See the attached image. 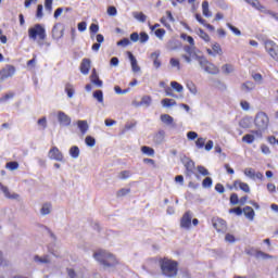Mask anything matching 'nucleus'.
Instances as JSON below:
<instances>
[{
  "label": "nucleus",
  "instance_id": "nucleus-1",
  "mask_svg": "<svg viewBox=\"0 0 278 278\" xmlns=\"http://www.w3.org/2000/svg\"><path fill=\"white\" fill-rule=\"evenodd\" d=\"M93 257L105 268H114V266H118V260L116 256L105 250H99L93 253Z\"/></svg>",
  "mask_w": 278,
  "mask_h": 278
},
{
  "label": "nucleus",
  "instance_id": "nucleus-2",
  "mask_svg": "<svg viewBox=\"0 0 278 278\" xmlns=\"http://www.w3.org/2000/svg\"><path fill=\"white\" fill-rule=\"evenodd\" d=\"M159 264L164 277H177V273H179V263H177V261H173L170 258H161Z\"/></svg>",
  "mask_w": 278,
  "mask_h": 278
},
{
  "label": "nucleus",
  "instance_id": "nucleus-3",
  "mask_svg": "<svg viewBox=\"0 0 278 278\" xmlns=\"http://www.w3.org/2000/svg\"><path fill=\"white\" fill-rule=\"evenodd\" d=\"M28 38L30 40H47V29L41 24H35L34 27L28 29Z\"/></svg>",
  "mask_w": 278,
  "mask_h": 278
},
{
  "label": "nucleus",
  "instance_id": "nucleus-4",
  "mask_svg": "<svg viewBox=\"0 0 278 278\" xmlns=\"http://www.w3.org/2000/svg\"><path fill=\"white\" fill-rule=\"evenodd\" d=\"M254 125L257 129L266 130L270 125V118L265 112H258L255 115Z\"/></svg>",
  "mask_w": 278,
  "mask_h": 278
},
{
  "label": "nucleus",
  "instance_id": "nucleus-5",
  "mask_svg": "<svg viewBox=\"0 0 278 278\" xmlns=\"http://www.w3.org/2000/svg\"><path fill=\"white\" fill-rule=\"evenodd\" d=\"M198 62L201 66V68H203V71H205V73H208L210 75H218L220 73V70L218 68V66H216L214 63L207 61V59L205 58H198Z\"/></svg>",
  "mask_w": 278,
  "mask_h": 278
},
{
  "label": "nucleus",
  "instance_id": "nucleus-6",
  "mask_svg": "<svg viewBox=\"0 0 278 278\" xmlns=\"http://www.w3.org/2000/svg\"><path fill=\"white\" fill-rule=\"evenodd\" d=\"M264 47L266 53L274 60V62H277L278 64V45L277 42L267 39L264 41Z\"/></svg>",
  "mask_w": 278,
  "mask_h": 278
},
{
  "label": "nucleus",
  "instance_id": "nucleus-7",
  "mask_svg": "<svg viewBox=\"0 0 278 278\" xmlns=\"http://www.w3.org/2000/svg\"><path fill=\"white\" fill-rule=\"evenodd\" d=\"M15 73L16 67L14 65L7 64L0 70V80L5 81V79H10V77H14Z\"/></svg>",
  "mask_w": 278,
  "mask_h": 278
},
{
  "label": "nucleus",
  "instance_id": "nucleus-8",
  "mask_svg": "<svg viewBox=\"0 0 278 278\" xmlns=\"http://www.w3.org/2000/svg\"><path fill=\"white\" fill-rule=\"evenodd\" d=\"M229 190H242V192L249 194V192H251V187H249V184L242 182V180H235L232 186L229 187Z\"/></svg>",
  "mask_w": 278,
  "mask_h": 278
},
{
  "label": "nucleus",
  "instance_id": "nucleus-9",
  "mask_svg": "<svg viewBox=\"0 0 278 278\" xmlns=\"http://www.w3.org/2000/svg\"><path fill=\"white\" fill-rule=\"evenodd\" d=\"M180 227L182 229H190L192 227V213L190 211H187L181 219H180Z\"/></svg>",
  "mask_w": 278,
  "mask_h": 278
},
{
  "label": "nucleus",
  "instance_id": "nucleus-10",
  "mask_svg": "<svg viewBox=\"0 0 278 278\" xmlns=\"http://www.w3.org/2000/svg\"><path fill=\"white\" fill-rule=\"evenodd\" d=\"M48 155L50 160H54L55 162H63L64 161V154L60 151L58 147H53L49 150Z\"/></svg>",
  "mask_w": 278,
  "mask_h": 278
},
{
  "label": "nucleus",
  "instance_id": "nucleus-11",
  "mask_svg": "<svg viewBox=\"0 0 278 278\" xmlns=\"http://www.w3.org/2000/svg\"><path fill=\"white\" fill-rule=\"evenodd\" d=\"M195 147L197 149H203L204 147L205 151H212V149H214V141L208 140L205 144V138L200 137L195 141Z\"/></svg>",
  "mask_w": 278,
  "mask_h": 278
},
{
  "label": "nucleus",
  "instance_id": "nucleus-12",
  "mask_svg": "<svg viewBox=\"0 0 278 278\" xmlns=\"http://www.w3.org/2000/svg\"><path fill=\"white\" fill-rule=\"evenodd\" d=\"M245 177H249L250 179H258L260 181H262L264 179V174H262L261 172H255V169L248 167L243 170Z\"/></svg>",
  "mask_w": 278,
  "mask_h": 278
},
{
  "label": "nucleus",
  "instance_id": "nucleus-13",
  "mask_svg": "<svg viewBox=\"0 0 278 278\" xmlns=\"http://www.w3.org/2000/svg\"><path fill=\"white\" fill-rule=\"evenodd\" d=\"M213 227L218 233H225L227 231V222L223 218L213 220Z\"/></svg>",
  "mask_w": 278,
  "mask_h": 278
},
{
  "label": "nucleus",
  "instance_id": "nucleus-14",
  "mask_svg": "<svg viewBox=\"0 0 278 278\" xmlns=\"http://www.w3.org/2000/svg\"><path fill=\"white\" fill-rule=\"evenodd\" d=\"M64 37V26L62 23H56L52 28V38L54 40H60V38Z\"/></svg>",
  "mask_w": 278,
  "mask_h": 278
},
{
  "label": "nucleus",
  "instance_id": "nucleus-15",
  "mask_svg": "<svg viewBox=\"0 0 278 278\" xmlns=\"http://www.w3.org/2000/svg\"><path fill=\"white\" fill-rule=\"evenodd\" d=\"M58 118H59V123L64 127H68V125H71V117L66 115V113L60 111L58 113Z\"/></svg>",
  "mask_w": 278,
  "mask_h": 278
},
{
  "label": "nucleus",
  "instance_id": "nucleus-16",
  "mask_svg": "<svg viewBox=\"0 0 278 278\" xmlns=\"http://www.w3.org/2000/svg\"><path fill=\"white\" fill-rule=\"evenodd\" d=\"M90 66H91L90 59H83L80 63V73L83 75H88V73H90Z\"/></svg>",
  "mask_w": 278,
  "mask_h": 278
},
{
  "label": "nucleus",
  "instance_id": "nucleus-17",
  "mask_svg": "<svg viewBox=\"0 0 278 278\" xmlns=\"http://www.w3.org/2000/svg\"><path fill=\"white\" fill-rule=\"evenodd\" d=\"M206 53L208 55H223V48H220V43H214L212 49H206Z\"/></svg>",
  "mask_w": 278,
  "mask_h": 278
},
{
  "label": "nucleus",
  "instance_id": "nucleus-18",
  "mask_svg": "<svg viewBox=\"0 0 278 278\" xmlns=\"http://www.w3.org/2000/svg\"><path fill=\"white\" fill-rule=\"evenodd\" d=\"M127 54L130 60L132 72L140 73V66L138 65V61L136 60V56H134V54L130 51H128Z\"/></svg>",
  "mask_w": 278,
  "mask_h": 278
},
{
  "label": "nucleus",
  "instance_id": "nucleus-19",
  "mask_svg": "<svg viewBox=\"0 0 278 278\" xmlns=\"http://www.w3.org/2000/svg\"><path fill=\"white\" fill-rule=\"evenodd\" d=\"M185 168H186V176L187 177H192V175H194V162L193 161H187L185 163Z\"/></svg>",
  "mask_w": 278,
  "mask_h": 278
},
{
  "label": "nucleus",
  "instance_id": "nucleus-20",
  "mask_svg": "<svg viewBox=\"0 0 278 278\" xmlns=\"http://www.w3.org/2000/svg\"><path fill=\"white\" fill-rule=\"evenodd\" d=\"M91 84L97 86V88H102L103 87V80L99 79V75H97V70L92 71V74L90 76Z\"/></svg>",
  "mask_w": 278,
  "mask_h": 278
},
{
  "label": "nucleus",
  "instance_id": "nucleus-21",
  "mask_svg": "<svg viewBox=\"0 0 278 278\" xmlns=\"http://www.w3.org/2000/svg\"><path fill=\"white\" fill-rule=\"evenodd\" d=\"M0 190L3 192L7 199H18L17 193H10V189L0 182Z\"/></svg>",
  "mask_w": 278,
  "mask_h": 278
},
{
  "label": "nucleus",
  "instance_id": "nucleus-22",
  "mask_svg": "<svg viewBox=\"0 0 278 278\" xmlns=\"http://www.w3.org/2000/svg\"><path fill=\"white\" fill-rule=\"evenodd\" d=\"M243 214L249 220H253L255 218V211L251 206L243 207Z\"/></svg>",
  "mask_w": 278,
  "mask_h": 278
},
{
  "label": "nucleus",
  "instance_id": "nucleus-23",
  "mask_svg": "<svg viewBox=\"0 0 278 278\" xmlns=\"http://www.w3.org/2000/svg\"><path fill=\"white\" fill-rule=\"evenodd\" d=\"M202 14L206 18H210L212 16V12H210V2H207V0L202 2Z\"/></svg>",
  "mask_w": 278,
  "mask_h": 278
},
{
  "label": "nucleus",
  "instance_id": "nucleus-24",
  "mask_svg": "<svg viewBox=\"0 0 278 278\" xmlns=\"http://www.w3.org/2000/svg\"><path fill=\"white\" fill-rule=\"evenodd\" d=\"M241 89L243 92H251V90H255V84L253 81L243 83Z\"/></svg>",
  "mask_w": 278,
  "mask_h": 278
},
{
  "label": "nucleus",
  "instance_id": "nucleus-25",
  "mask_svg": "<svg viewBox=\"0 0 278 278\" xmlns=\"http://www.w3.org/2000/svg\"><path fill=\"white\" fill-rule=\"evenodd\" d=\"M184 51L186 53H188V55H190V56H195L197 60H199V58H202V56L197 55V52H194V46H192V45L185 46Z\"/></svg>",
  "mask_w": 278,
  "mask_h": 278
},
{
  "label": "nucleus",
  "instance_id": "nucleus-26",
  "mask_svg": "<svg viewBox=\"0 0 278 278\" xmlns=\"http://www.w3.org/2000/svg\"><path fill=\"white\" fill-rule=\"evenodd\" d=\"M151 60L153 61V65H154L156 68H160V66H162V61H160V53L153 52V53L151 54Z\"/></svg>",
  "mask_w": 278,
  "mask_h": 278
},
{
  "label": "nucleus",
  "instance_id": "nucleus-27",
  "mask_svg": "<svg viewBox=\"0 0 278 278\" xmlns=\"http://www.w3.org/2000/svg\"><path fill=\"white\" fill-rule=\"evenodd\" d=\"M163 108H173V105H177V101L174 99L165 98L161 101Z\"/></svg>",
  "mask_w": 278,
  "mask_h": 278
},
{
  "label": "nucleus",
  "instance_id": "nucleus-28",
  "mask_svg": "<svg viewBox=\"0 0 278 278\" xmlns=\"http://www.w3.org/2000/svg\"><path fill=\"white\" fill-rule=\"evenodd\" d=\"M65 92L70 99H73V94H75V87L71 83H67L65 85Z\"/></svg>",
  "mask_w": 278,
  "mask_h": 278
},
{
  "label": "nucleus",
  "instance_id": "nucleus-29",
  "mask_svg": "<svg viewBox=\"0 0 278 278\" xmlns=\"http://www.w3.org/2000/svg\"><path fill=\"white\" fill-rule=\"evenodd\" d=\"M141 152L144 155H150L151 157H153V155H155V150L149 146L141 147Z\"/></svg>",
  "mask_w": 278,
  "mask_h": 278
},
{
  "label": "nucleus",
  "instance_id": "nucleus-30",
  "mask_svg": "<svg viewBox=\"0 0 278 278\" xmlns=\"http://www.w3.org/2000/svg\"><path fill=\"white\" fill-rule=\"evenodd\" d=\"M198 36L202 40H204V42H210V40H211L210 35L207 33H205V30H203V28L198 29Z\"/></svg>",
  "mask_w": 278,
  "mask_h": 278
},
{
  "label": "nucleus",
  "instance_id": "nucleus-31",
  "mask_svg": "<svg viewBox=\"0 0 278 278\" xmlns=\"http://www.w3.org/2000/svg\"><path fill=\"white\" fill-rule=\"evenodd\" d=\"M77 126L80 129L81 134H86L88 131V122L87 121H78Z\"/></svg>",
  "mask_w": 278,
  "mask_h": 278
},
{
  "label": "nucleus",
  "instance_id": "nucleus-32",
  "mask_svg": "<svg viewBox=\"0 0 278 278\" xmlns=\"http://www.w3.org/2000/svg\"><path fill=\"white\" fill-rule=\"evenodd\" d=\"M247 3L255 8V10H264V5L260 3V0H245Z\"/></svg>",
  "mask_w": 278,
  "mask_h": 278
},
{
  "label": "nucleus",
  "instance_id": "nucleus-33",
  "mask_svg": "<svg viewBox=\"0 0 278 278\" xmlns=\"http://www.w3.org/2000/svg\"><path fill=\"white\" fill-rule=\"evenodd\" d=\"M247 3L255 8V10H264V5L260 3V0H245Z\"/></svg>",
  "mask_w": 278,
  "mask_h": 278
},
{
  "label": "nucleus",
  "instance_id": "nucleus-34",
  "mask_svg": "<svg viewBox=\"0 0 278 278\" xmlns=\"http://www.w3.org/2000/svg\"><path fill=\"white\" fill-rule=\"evenodd\" d=\"M242 142H247V144H253L255 142V136L251 134H247L242 137Z\"/></svg>",
  "mask_w": 278,
  "mask_h": 278
},
{
  "label": "nucleus",
  "instance_id": "nucleus-35",
  "mask_svg": "<svg viewBox=\"0 0 278 278\" xmlns=\"http://www.w3.org/2000/svg\"><path fill=\"white\" fill-rule=\"evenodd\" d=\"M161 121L162 123H165L166 125H173V116L168 115V114H163L161 115Z\"/></svg>",
  "mask_w": 278,
  "mask_h": 278
},
{
  "label": "nucleus",
  "instance_id": "nucleus-36",
  "mask_svg": "<svg viewBox=\"0 0 278 278\" xmlns=\"http://www.w3.org/2000/svg\"><path fill=\"white\" fill-rule=\"evenodd\" d=\"M169 64L170 66H173L174 68H177V71H181V63L179 62L178 59L172 58L169 60Z\"/></svg>",
  "mask_w": 278,
  "mask_h": 278
},
{
  "label": "nucleus",
  "instance_id": "nucleus-37",
  "mask_svg": "<svg viewBox=\"0 0 278 278\" xmlns=\"http://www.w3.org/2000/svg\"><path fill=\"white\" fill-rule=\"evenodd\" d=\"M93 99L98 101V103H103V91L102 90H96L93 92Z\"/></svg>",
  "mask_w": 278,
  "mask_h": 278
},
{
  "label": "nucleus",
  "instance_id": "nucleus-38",
  "mask_svg": "<svg viewBox=\"0 0 278 278\" xmlns=\"http://www.w3.org/2000/svg\"><path fill=\"white\" fill-rule=\"evenodd\" d=\"M40 212L42 216H47V214H51V203L43 204Z\"/></svg>",
  "mask_w": 278,
  "mask_h": 278
},
{
  "label": "nucleus",
  "instance_id": "nucleus-39",
  "mask_svg": "<svg viewBox=\"0 0 278 278\" xmlns=\"http://www.w3.org/2000/svg\"><path fill=\"white\" fill-rule=\"evenodd\" d=\"M180 38L182 40H186L187 42H189V45H191V47H194V38H192V36L188 35V34H181Z\"/></svg>",
  "mask_w": 278,
  "mask_h": 278
},
{
  "label": "nucleus",
  "instance_id": "nucleus-40",
  "mask_svg": "<svg viewBox=\"0 0 278 278\" xmlns=\"http://www.w3.org/2000/svg\"><path fill=\"white\" fill-rule=\"evenodd\" d=\"M70 155L76 160V157H79V147L74 146L70 149Z\"/></svg>",
  "mask_w": 278,
  "mask_h": 278
},
{
  "label": "nucleus",
  "instance_id": "nucleus-41",
  "mask_svg": "<svg viewBox=\"0 0 278 278\" xmlns=\"http://www.w3.org/2000/svg\"><path fill=\"white\" fill-rule=\"evenodd\" d=\"M170 87L176 90V92H184V86L177 81H172Z\"/></svg>",
  "mask_w": 278,
  "mask_h": 278
},
{
  "label": "nucleus",
  "instance_id": "nucleus-42",
  "mask_svg": "<svg viewBox=\"0 0 278 278\" xmlns=\"http://www.w3.org/2000/svg\"><path fill=\"white\" fill-rule=\"evenodd\" d=\"M85 143L87 147H94L97 144V140L92 136H87L85 138Z\"/></svg>",
  "mask_w": 278,
  "mask_h": 278
},
{
  "label": "nucleus",
  "instance_id": "nucleus-43",
  "mask_svg": "<svg viewBox=\"0 0 278 278\" xmlns=\"http://www.w3.org/2000/svg\"><path fill=\"white\" fill-rule=\"evenodd\" d=\"M229 201L230 205H238V203H240V198H238V193H231Z\"/></svg>",
  "mask_w": 278,
  "mask_h": 278
},
{
  "label": "nucleus",
  "instance_id": "nucleus-44",
  "mask_svg": "<svg viewBox=\"0 0 278 278\" xmlns=\"http://www.w3.org/2000/svg\"><path fill=\"white\" fill-rule=\"evenodd\" d=\"M228 29H230V31H232V34H235V36H242V31H240V29L236 28V26L227 23L226 24Z\"/></svg>",
  "mask_w": 278,
  "mask_h": 278
},
{
  "label": "nucleus",
  "instance_id": "nucleus-45",
  "mask_svg": "<svg viewBox=\"0 0 278 278\" xmlns=\"http://www.w3.org/2000/svg\"><path fill=\"white\" fill-rule=\"evenodd\" d=\"M212 184H214V181L212 180L211 177H206L203 179L202 181V187L203 188H212Z\"/></svg>",
  "mask_w": 278,
  "mask_h": 278
},
{
  "label": "nucleus",
  "instance_id": "nucleus-46",
  "mask_svg": "<svg viewBox=\"0 0 278 278\" xmlns=\"http://www.w3.org/2000/svg\"><path fill=\"white\" fill-rule=\"evenodd\" d=\"M129 192H131V189H127V188H122L117 191V197H127V194H129Z\"/></svg>",
  "mask_w": 278,
  "mask_h": 278
},
{
  "label": "nucleus",
  "instance_id": "nucleus-47",
  "mask_svg": "<svg viewBox=\"0 0 278 278\" xmlns=\"http://www.w3.org/2000/svg\"><path fill=\"white\" fill-rule=\"evenodd\" d=\"M135 18L137 21H140V23H146L147 22V15H144V13L140 12V13H135Z\"/></svg>",
  "mask_w": 278,
  "mask_h": 278
},
{
  "label": "nucleus",
  "instance_id": "nucleus-48",
  "mask_svg": "<svg viewBox=\"0 0 278 278\" xmlns=\"http://www.w3.org/2000/svg\"><path fill=\"white\" fill-rule=\"evenodd\" d=\"M7 168H9V170H16L18 168V162L13 161L7 163Z\"/></svg>",
  "mask_w": 278,
  "mask_h": 278
},
{
  "label": "nucleus",
  "instance_id": "nucleus-49",
  "mask_svg": "<svg viewBox=\"0 0 278 278\" xmlns=\"http://www.w3.org/2000/svg\"><path fill=\"white\" fill-rule=\"evenodd\" d=\"M223 73L229 74V73H233V65L231 64H225L222 67Z\"/></svg>",
  "mask_w": 278,
  "mask_h": 278
},
{
  "label": "nucleus",
  "instance_id": "nucleus-50",
  "mask_svg": "<svg viewBox=\"0 0 278 278\" xmlns=\"http://www.w3.org/2000/svg\"><path fill=\"white\" fill-rule=\"evenodd\" d=\"M198 173H200V175H203V177H207V175H210V172L203 165L198 166Z\"/></svg>",
  "mask_w": 278,
  "mask_h": 278
},
{
  "label": "nucleus",
  "instance_id": "nucleus-51",
  "mask_svg": "<svg viewBox=\"0 0 278 278\" xmlns=\"http://www.w3.org/2000/svg\"><path fill=\"white\" fill-rule=\"evenodd\" d=\"M242 212H244V210L240 206L229 210V214H236L237 216H242Z\"/></svg>",
  "mask_w": 278,
  "mask_h": 278
},
{
  "label": "nucleus",
  "instance_id": "nucleus-52",
  "mask_svg": "<svg viewBox=\"0 0 278 278\" xmlns=\"http://www.w3.org/2000/svg\"><path fill=\"white\" fill-rule=\"evenodd\" d=\"M45 8L48 12L53 11V0H45Z\"/></svg>",
  "mask_w": 278,
  "mask_h": 278
},
{
  "label": "nucleus",
  "instance_id": "nucleus-53",
  "mask_svg": "<svg viewBox=\"0 0 278 278\" xmlns=\"http://www.w3.org/2000/svg\"><path fill=\"white\" fill-rule=\"evenodd\" d=\"M166 35V30L164 28H159L155 30L156 38L163 39Z\"/></svg>",
  "mask_w": 278,
  "mask_h": 278
},
{
  "label": "nucleus",
  "instance_id": "nucleus-54",
  "mask_svg": "<svg viewBox=\"0 0 278 278\" xmlns=\"http://www.w3.org/2000/svg\"><path fill=\"white\" fill-rule=\"evenodd\" d=\"M131 177V172L123 170L119 173V179H129Z\"/></svg>",
  "mask_w": 278,
  "mask_h": 278
},
{
  "label": "nucleus",
  "instance_id": "nucleus-55",
  "mask_svg": "<svg viewBox=\"0 0 278 278\" xmlns=\"http://www.w3.org/2000/svg\"><path fill=\"white\" fill-rule=\"evenodd\" d=\"M43 7L42 4L37 5L36 18H42L45 14L42 13Z\"/></svg>",
  "mask_w": 278,
  "mask_h": 278
},
{
  "label": "nucleus",
  "instance_id": "nucleus-56",
  "mask_svg": "<svg viewBox=\"0 0 278 278\" xmlns=\"http://www.w3.org/2000/svg\"><path fill=\"white\" fill-rule=\"evenodd\" d=\"M225 240H226L227 242H229L230 244H233V242H236V236H233V235H231V233H226Z\"/></svg>",
  "mask_w": 278,
  "mask_h": 278
},
{
  "label": "nucleus",
  "instance_id": "nucleus-57",
  "mask_svg": "<svg viewBox=\"0 0 278 278\" xmlns=\"http://www.w3.org/2000/svg\"><path fill=\"white\" fill-rule=\"evenodd\" d=\"M139 40H140L141 43L148 42L149 41V35L147 33H140Z\"/></svg>",
  "mask_w": 278,
  "mask_h": 278
},
{
  "label": "nucleus",
  "instance_id": "nucleus-58",
  "mask_svg": "<svg viewBox=\"0 0 278 278\" xmlns=\"http://www.w3.org/2000/svg\"><path fill=\"white\" fill-rule=\"evenodd\" d=\"M130 41L127 38H124L117 42V47H129Z\"/></svg>",
  "mask_w": 278,
  "mask_h": 278
},
{
  "label": "nucleus",
  "instance_id": "nucleus-59",
  "mask_svg": "<svg viewBox=\"0 0 278 278\" xmlns=\"http://www.w3.org/2000/svg\"><path fill=\"white\" fill-rule=\"evenodd\" d=\"M151 96H143L142 99H141V104H144V105H151Z\"/></svg>",
  "mask_w": 278,
  "mask_h": 278
},
{
  "label": "nucleus",
  "instance_id": "nucleus-60",
  "mask_svg": "<svg viewBox=\"0 0 278 278\" xmlns=\"http://www.w3.org/2000/svg\"><path fill=\"white\" fill-rule=\"evenodd\" d=\"M187 138L188 140H197V138H199V134H197L195 131H189L187 132Z\"/></svg>",
  "mask_w": 278,
  "mask_h": 278
},
{
  "label": "nucleus",
  "instance_id": "nucleus-61",
  "mask_svg": "<svg viewBox=\"0 0 278 278\" xmlns=\"http://www.w3.org/2000/svg\"><path fill=\"white\" fill-rule=\"evenodd\" d=\"M37 125H39V127H42V129H45L47 127V117H41L38 119Z\"/></svg>",
  "mask_w": 278,
  "mask_h": 278
},
{
  "label": "nucleus",
  "instance_id": "nucleus-62",
  "mask_svg": "<svg viewBox=\"0 0 278 278\" xmlns=\"http://www.w3.org/2000/svg\"><path fill=\"white\" fill-rule=\"evenodd\" d=\"M117 13H118V11L115 9V7H109L108 8L109 16H116Z\"/></svg>",
  "mask_w": 278,
  "mask_h": 278
},
{
  "label": "nucleus",
  "instance_id": "nucleus-63",
  "mask_svg": "<svg viewBox=\"0 0 278 278\" xmlns=\"http://www.w3.org/2000/svg\"><path fill=\"white\" fill-rule=\"evenodd\" d=\"M90 34H98L99 33V25L97 24H91L89 27Z\"/></svg>",
  "mask_w": 278,
  "mask_h": 278
},
{
  "label": "nucleus",
  "instance_id": "nucleus-64",
  "mask_svg": "<svg viewBox=\"0 0 278 278\" xmlns=\"http://www.w3.org/2000/svg\"><path fill=\"white\" fill-rule=\"evenodd\" d=\"M66 273L68 275L70 278H77V273L75 271V269L73 268H67Z\"/></svg>",
  "mask_w": 278,
  "mask_h": 278
}]
</instances>
